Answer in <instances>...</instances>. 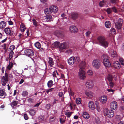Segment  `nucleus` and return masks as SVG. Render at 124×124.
Wrapping results in <instances>:
<instances>
[{
    "label": "nucleus",
    "mask_w": 124,
    "mask_h": 124,
    "mask_svg": "<svg viewBox=\"0 0 124 124\" xmlns=\"http://www.w3.org/2000/svg\"><path fill=\"white\" fill-rule=\"evenodd\" d=\"M17 104V102L16 101H15L12 102L11 105L12 107L16 106Z\"/></svg>",
    "instance_id": "obj_45"
},
{
    "label": "nucleus",
    "mask_w": 124,
    "mask_h": 124,
    "mask_svg": "<svg viewBox=\"0 0 124 124\" xmlns=\"http://www.w3.org/2000/svg\"><path fill=\"white\" fill-rule=\"evenodd\" d=\"M81 101V99L80 98H78L76 100V102L77 104H80Z\"/></svg>",
    "instance_id": "obj_39"
},
{
    "label": "nucleus",
    "mask_w": 124,
    "mask_h": 124,
    "mask_svg": "<svg viewBox=\"0 0 124 124\" xmlns=\"http://www.w3.org/2000/svg\"><path fill=\"white\" fill-rule=\"evenodd\" d=\"M97 40L100 45L105 48L108 46V43L104 37L102 36H99L97 38Z\"/></svg>",
    "instance_id": "obj_1"
},
{
    "label": "nucleus",
    "mask_w": 124,
    "mask_h": 124,
    "mask_svg": "<svg viewBox=\"0 0 124 124\" xmlns=\"http://www.w3.org/2000/svg\"><path fill=\"white\" fill-rule=\"evenodd\" d=\"M82 116L84 118L86 119H88L90 117V116L88 114L85 112L83 113Z\"/></svg>",
    "instance_id": "obj_25"
},
{
    "label": "nucleus",
    "mask_w": 124,
    "mask_h": 124,
    "mask_svg": "<svg viewBox=\"0 0 124 124\" xmlns=\"http://www.w3.org/2000/svg\"><path fill=\"white\" fill-rule=\"evenodd\" d=\"M75 57H71L68 60V63L70 65L73 64L75 62Z\"/></svg>",
    "instance_id": "obj_13"
},
{
    "label": "nucleus",
    "mask_w": 124,
    "mask_h": 124,
    "mask_svg": "<svg viewBox=\"0 0 124 124\" xmlns=\"http://www.w3.org/2000/svg\"><path fill=\"white\" fill-rule=\"evenodd\" d=\"M85 86L89 89H92L94 86V84L93 81L91 80H87Z\"/></svg>",
    "instance_id": "obj_7"
},
{
    "label": "nucleus",
    "mask_w": 124,
    "mask_h": 124,
    "mask_svg": "<svg viewBox=\"0 0 124 124\" xmlns=\"http://www.w3.org/2000/svg\"><path fill=\"white\" fill-rule=\"evenodd\" d=\"M78 76L79 78L82 80H84L85 79L86 76L85 72L84 70L81 69H79L78 72Z\"/></svg>",
    "instance_id": "obj_4"
},
{
    "label": "nucleus",
    "mask_w": 124,
    "mask_h": 124,
    "mask_svg": "<svg viewBox=\"0 0 124 124\" xmlns=\"http://www.w3.org/2000/svg\"><path fill=\"white\" fill-rule=\"evenodd\" d=\"M119 60L121 64L122 65H124V60L122 58H120L119 59Z\"/></svg>",
    "instance_id": "obj_49"
},
{
    "label": "nucleus",
    "mask_w": 124,
    "mask_h": 124,
    "mask_svg": "<svg viewBox=\"0 0 124 124\" xmlns=\"http://www.w3.org/2000/svg\"><path fill=\"white\" fill-rule=\"evenodd\" d=\"M111 108L113 110H116L117 108V103L116 101H113L110 104Z\"/></svg>",
    "instance_id": "obj_8"
},
{
    "label": "nucleus",
    "mask_w": 124,
    "mask_h": 124,
    "mask_svg": "<svg viewBox=\"0 0 124 124\" xmlns=\"http://www.w3.org/2000/svg\"><path fill=\"white\" fill-rule=\"evenodd\" d=\"M6 23L4 21H2L0 23V28L2 29L4 28L6 26Z\"/></svg>",
    "instance_id": "obj_24"
},
{
    "label": "nucleus",
    "mask_w": 124,
    "mask_h": 124,
    "mask_svg": "<svg viewBox=\"0 0 124 124\" xmlns=\"http://www.w3.org/2000/svg\"><path fill=\"white\" fill-rule=\"evenodd\" d=\"M53 85V81L52 80H50L47 83V85L48 87H51Z\"/></svg>",
    "instance_id": "obj_46"
},
{
    "label": "nucleus",
    "mask_w": 124,
    "mask_h": 124,
    "mask_svg": "<svg viewBox=\"0 0 124 124\" xmlns=\"http://www.w3.org/2000/svg\"><path fill=\"white\" fill-rule=\"evenodd\" d=\"M4 31L5 33L8 35H9L11 33L10 29L8 28H5Z\"/></svg>",
    "instance_id": "obj_30"
},
{
    "label": "nucleus",
    "mask_w": 124,
    "mask_h": 124,
    "mask_svg": "<svg viewBox=\"0 0 124 124\" xmlns=\"http://www.w3.org/2000/svg\"><path fill=\"white\" fill-rule=\"evenodd\" d=\"M53 75L54 77L58 78V74L56 70L54 71L53 73Z\"/></svg>",
    "instance_id": "obj_38"
},
{
    "label": "nucleus",
    "mask_w": 124,
    "mask_h": 124,
    "mask_svg": "<svg viewBox=\"0 0 124 124\" xmlns=\"http://www.w3.org/2000/svg\"><path fill=\"white\" fill-rule=\"evenodd\" d=\"M110 1L113 3H116L117 2V0H110Z\"/></svg>",
    "instance_id": "obj_60"
},
{
    "label": "nucleus",
    "mask_w": 124,
    "mask_h": 124,
    "mask_svg": "<svg viewBox=\"0 0 124 124\" xmlns=\"http://www.w3.org/2000/svg\"><path fill=\"white\" fill-rule=\"evenodd\" d=\"M104 115L109 117H112L114 116L113 111L112 110L105 109L104 111Z\"/></svg>",
    "instance_id": "obj_5"
},
{
    "label": "nucleus",
    "mask_w": 124,
    "mask_h": 124,
    "mask_svg": "<svg viewBox=\"0 0 124 124\" xmlns=\"http://www.w3.org/2000/svg\"><path fill=\"white\" fill-rule=\"evenodd\" d=\"M26 28L24 24L23 23H22L21 24L20 26V30L21 31L24 32Z\"/></svg>",
    "instance_id": "obj_19"
},
{
    "label": "nucleus",
    "mask_w": 124,
    "mask_h": 124,
    "mask_svg": "<svg viewBox=\"0 0 124 124\" xmlns=\"http://www.w3.org/2000/svg\"><path fill=\"white\" fill-rule=\"evenodd\" d=\"M71 16L72 18L74 20H75L78 17V14L76 13H72Z\"/></svg>",
    "instance_id": "obj_29"
},
{
    "label": "nucleus",
    "mask_w": 124,
    "mask_h": 124,
    "mask_svg": "<svg viewBox=\"0 0 124 124\" xmlns=\"http://www.w3.org/2000/svg\"><path fill=\"white\" fill-rule=\"evenodd\" d=\"M32 23L33 25H34L35 27L37 26L38 25V23L37 22L36 20L34 18L32 20Z\"/></svg>",
    "instance_id": "obj_40"
},
{
    "label": "nucleus",
    "mask_w": 124,
    "mask_h": 124,
    "mask_svg": "<svg viewBox=\"0 0 124 124\" xmlns=\"http://www.w3.org/2000/svg\"><path fill=\"white\" fill-rule=\"evenodd\" d=\"M123 22V20L119 18L118 20V21L117 22L118 23H120V24L122 25Z\"/></svg>",
    "instance_id": "obj_55"
},
{
    "label": "nucleus",
    "mask_w": 124,
    "mask_h": 124,
    "mask_svg": "<svg viewBox=\"0 0 124 124\" xmlns=\"http://www.w3.org/2000/svg\"><path fill=\"white\" fill-rule=\"evenodd\" d=\"M24 117L25 120H27L28 119V117L26 114H24Z\"/></svg>",
    "instance_id": "obj_57"
},
{
    "label": "nucleus",
    "mask_w": 124,
    "mask_h": 124,
    "mask_svg": "<svg viewBox=\"0 0 124 124\" xmlns=\"http://www.w3.org/2000/svg\"><path fill=\"white\" fill-rule=\"evenodd\" d=\"M29 113L31 116H33L35 114V110L33 109H31L29 111Z\"/></svg>",
    "instance_id": "obj_37"
},
{
    "label": "nucleus",
    "mask_w": 124,
    "mask_h": 124,
    "mask_svg": "<svg viewBox=\"0 0 124 124\" xmlns=\"http://www.w3.org/2000/svg\"><path fill=\"white\" fill-rule=\"evenodd\" d=\"M86 63L85 61H82L81 62L79 65V69H81L82 70H84V67H85Z\"/></svg>",
    "instance_id": "obj_15"
},
{
    "label": "nucleus",
    "mask_w": 124,
    "mask_h": 124,
    "mask_svg": "<svg viewBox=\"0 0 124 124\" xmlns=\"http://www.w3.org/2000/svg\"><path fill=\"white\" fill-rule=\"evenodd\" d=\"M45 19L47 22L52 21V17L51 15H48L46 16Z\"/></svg>",
    "instance_id": "obj_31"
},
{
    "label": "nucleus",
    "mask_w": 124,
    "mask_h": 124,
    "mask_svg": "<svg viewBox=\"0 0 124 124\" xmlns=\"http://www.w3.org/2000/svg\"><path fill=\"white\" fill-rule=\"evenodd\" d=\"M24 53L25 54L29 57L33 56L34 52L33 51L30 49H28L24 50Z\"/></svg>",
    "instance_id": "obj_6"
},
{
    "label": "nucleus",
    "mask_w": 124,
    "mask_h": 124,
    "mask_svg": "<svg viewBox=\"0 0 124 124\" xmlns=\"http://www.w3.org/2000/svg\"><path fill=\"white\" fill-rule=\"evenodd\" d=\"M85 95L90 98H92L94 95V93L90 91H86L85 92Z\"/></svg>",
    "instance_id": "obj_12"
},
{
    "label": "nucleus",
    "mask_w": 124,
    "mask_h": 124,
    "mask_svg": "<svg viewBox=\"0 0 124 124\" xmlns=\"http://www.w3.org/2000/svg\"><path fill=\"white\" fill-rule=\"evenodd\" d=\"M69 47V42H65L62 43V50L63 49L67 48Z\"/></svg>",
    "instance_id": "obj_26"
},
{
    "label": "nucleus",
    "mask_w": 124,
    "mask_h": 124,
    "mask_svg": "<svg viewBox=\"0 0 124 124\" xmlns=\"http://www.w3.org/2000/svg\"><path fill=\"white\" fill-rule=\"evenodd\" d=\"M101 62L98 59H94L92 62V65L93 67L97 69H99L101 66Z\"/></svg>",
    "instance_id": "obj_3"
},
{
    "label": "nucleus",
    "mask_w": 124,
    "mask_h": 124,
    "mask_svg": "<svg viewBox=\"0 0 124 124\" xmlns=\"http://www.w3.org/2000/svg\"><path fill=\"white\" fill-rule=\"evenodd\" d=\"M112 11L115 13H116L117 11V9L115 7H114L112 8Z\"/></svg>",
    "instance_id": "obj_53"
},
{
    "label": "nucleus",
    "mask_w": 124,
    "mask_h": 124,
    "mask_svg": "<svg viewBox=\"0 0 124 124\" xmlns=\"http://www.w3.org/2000/svg\"><path fill=\"white\" fill-rule=\"evenodd\" d=\"M110 32L112 35L115 34L116 33L115 29L114 28H111L110 30Z\"/></svg>",
    "instance_id": "obj_41"
},
{
    "label": "nucleus",
    "mask_w": 124,
    "mask_h": 124,
    "mask_svg": "<svg viewBox=\"0 0 124 124\" xmlns=\"http://www.w3.org/2000/svg\"><path fill=\"white\" fill-rule=\"evenodd\" d=\"M113 66L115 68L117 69H119L121 67V65L119 62L117 61L114 62Z\"/></svg>",
    "instance_id": "obj_11"
},
{
    "label": "nucleus",
    "mask_w": 124,
    "mask_h": 124,
    "mask_svg": "<svg viewBox=\"0 0 124 124\" xmlns=\"http://www.w3.org/2000/svg\"><path fill=\"white\" fill-rule=\"evenodd\" d=\"M34 45L38 49L40 48L41 47L40 44L38 42L35 43L34 44Z\"/></svg>",
    "instance_id": "obj_34"
},
{
    "label": "nucleus",
    "mask_w": 124,
    "mask_h": 124,
    "mask_svg": "<svg viewBox=\"0 0 124 124\" xmlns=\"http://www.w3.org/2000/svg\"><path fill=\"white\" fill-rule=\"evenodd\" d=\"M48 62L49 64L51 67L54 64V62L53 61V59L51 57L49 58V60Z\"/></svg>",
    "instance_id": "obj_27"
},
{
    "label": "nucleus",
    "mask_w": 124,
    "mask_h": 124,
    "mask_svg": "<svg viewBox=\"0 0 124 124\" xmlns=\"http://www.w3.org/2000/svg\"><path fill=\"white\" fill-rule=\"evenodd\" d=\"M63 11H64V13L62 14V17H65V13H66L67 12V9L66 8H64V9Z\"/></svg>",
    "instance_id": "obj_50"
},
{
    "label": "nucleus",
    "mask_w": 124,
    "mask_h": 124,
    "mask_svg": "<svg viewBox=\"0 0 124 124\" xmlns=\"http://www.w3.org/2000/svg\"><path fill=\"white\" fill-rule=\"evenodd\" d=\"M108 79L109 82L112 81V76L111 75H108Z\"/></svg>",
    "instance_id": "obj_51"
},
{
    "label": "nucleus",
    "mask_w": 124,
    "mask_h": 124,
    "mask_svg": "<svg viewBox=\"0 0 124 124\" xmlns=\"http://www.w3.org/2000/svg\"><path fill=\"white\" fill-rule=\"evenodd\" d=\"M69 93L70 95H71L72 96H74V92L71 90H70L69 92Z\"/></svg>",
    "instance_id": "obj_56"
},
{
    "label": "nucleus",
    "mask_w": 124,
    "mask_h": 124,
    "mask_svg": "<svg viewBox=\"0 0 124 124\" xmlns=\"http://www.w3.org/2000/svg\"><path fill=\"white\" fill-rule=\"evenodd\" d=\"M39 119L40 120H42L44 119L43 116H41L39 117Z\"/></svg>",
    "instance_id": "obj_64"
},
{
    "label": "nucleus",
    "mask_w": 124,
    "mask_h": 124,
    "mask_svg": "<svg viewBox=\"0 0 124 124\" xmlns=\"http://www.w3.org/2000/svg\"><path fill=\"white\" fill-rule=\"evenodd\" d=\"M52 13H56L58 11V8L56 6H52L50 7Z\"/></svg>",
    "instance_id": "obj_17"
},
{
    "label": "nucleus",
    "mask_w": 124,
    "mask_h": 124,
    "mask_svg": "<svg viewBox=\"0 0 124 124\" xmlns=\"http://www.w3.org/2000/svg\"><path fill=\"white\" fill-rule=\"evenodd\" d=\"M53 45L55 47L59 48V50L61 52H62V46H60V43L59 42H56L54 43Z\"/></svg>",
    "instance_id": "obj_16"
},
{
    "label": "nucleus",
    "mask_w": 124,
    "mask_h": 124,
    "mask_svg": "<svg viewBox=\"0 0 124 124\" xmlns=\"http://www.w3.org/2000/svg\"><path fill=\"white\" fill-rule=\"evenodd\" d=\"M101 58L103 60V62L109 60L108 56L106 55H102L101 56Z\"/></svg>",
    "instance_id": "obj_21"
},
{
    "label": "nucleus",
    "mask_w": 124,
    "mask_h": 124,
    "mask_svg": "<svg viewBox=\"0 0 124 124\" xmlns=\"http://www.w3.org/2000/svg\"><path fill=\"white\" fill-rule=\"evenodd\" d=\"M13 63L12 62H9V64L6 67V71L7 70H10L11 68L13 67Z\"/></svg>",
    "instance_id": "obj_23"
},
{
    "label": "nucleus",
    "mask_w": 124,
    "mask_h": 124,
    "mask_svg": "<svg viewBox=\"0 0 124 124\" xmlns=\"http://www.w3.org/2000/svg\"><path fill=\"white\" fill-rule=\"evenodd\" d=\"M88 107L91 109L93 110L95 109V107L93 102L92 101H90L88 103Z\"/></svg>",
    "instance_id": "obj_14"
},
{
    "label": "nucleus",
    "mask_w": 124,
    "mask_h": 124,
    "mask_svg": "<svg viewBox=\"0 0 124 124\" xmlns=\"http://www.w3.org/2000/svg\"><path fill=\"white\" fill-rule=\"evenodd\" d=\"M107 91L108 92H112V93H111L112 94L113 93V92L115 91L114 90H113L111 89H107Z\"/></svg>",
    "instance_id": "obj_58"
},
{
    "label": "nucleus",
    "mask_w": 124,
    "mask_h": 124,
    "mask_svg": "<svg viewBox=\"0 0 124 124\" xmlns=\"http://www.w3.org/2000/svg\"><path fill=\"white\" fill-rule=\"evenodd\" d=\"M54 120V117H50L49 119L50 122H52Z\"/></svg>",
    "instance_id": "obj_59"
},
{
    "label": "nucleus",
    "mask_w": 124,
    "mask_h": 124,
    "mask_svg": "<svg viewBox=\"0 0 124 124\" xmlns=\"http://www.w3.org/2000/svg\"><path fill=\"white\" fill-rule=\"evenodd\" d=\"M90 31H87L85 33V35L87 37H88L90 33Z\"/></svg>",
    "instance_id": "obj_61"
},
{
    "label": "nucleus",
    "mask_w": 124,
    "mask_h": 124,
    "mask_svg": "<svg viewBox=\"0 0 124 124\" xmlns=\"http://www.w3.org/2000/svg\"><path fill=\"white\" fill-rule=\"evenodd\" d=\"M72 113L73 112H66L65 113V114L68 117H70Z\"/></svg>",
    "instance_id": "obj_43"
},
{
    "label": "nucleus",
    "mask_w": 124,
    "mask_h": 124,
    "mask_svg": "<svg viewBox=\"0 0 124 124\" xmlns=\"http://www.w3.org/2000/svg\"><path fill=\"white\" fill-rule=\"evenodd\" d=\"M115 25L116 28L118 29H119L121 28L122 25L116 22L115 23Z\"/></svg>",
    "instance_id": "obj_33"
},
{
    "label": "nucleus",
    "mask_w": 124,
    "mask_h": 124,
    "mask_svg": "<svg viewBox=\"0 0 124 124\" xmlns=\"http://www.w3.org/2000/svg\"><path fill=\"white\" fill-rule=\"evenodd\" d=\"M106 2L104 1H101L99 3L100 6L101 7H102L104 5H105Z\"/></svg>",
    "instance_id": "obj_42"
},
{
    "label": "nucleus",
    "mask_w": 124,
    "mask_h": 124,
    "mask_svg": "<svg viewBox=\"0 0 124 124\" xmlns=\"http://www.w3.org/2000/svg\"><path fill=\"white\" fill-rule=\"evenodd\" d=\"M28 94V92L26 91H23L22 93V95L23 97H25L27 96Z\"/></svg>",
    "instance_id": "obj_44"
},
{
    "label": "nucleus",
    "mask_w": 124,
    "mask_h": 124,
    "mask_svg": "<svg viewBox=\"0 0 124 124\" xmlns=\"http://www.w3.org/2000/svg\"><path fill=\"white\" fill-rule=\"evenodd\" d=\"M105 25L107 28H110L111 26V23L109 21H107L105 23Z\"/></svg>",
    "instance_id": "obj_28"
},
{
    "label": "nucleus",
    "mask_w": 124,
    "mask_h": 124,
    "mask_svg": "<svg viewBox=\"0 0 124 124\" xmlns=\"http://www.w3.org/2000/svg\"><path fill=\"white\" fill-rule=\"evenodd\" d=\"M50 104H47L46 106V108L47 109H48L50 107Z\"/></svg>",
    "instance_id": "obj_63"
},
{
    "label": "nucleus",
    "mask_w": 124,
    "mask_h": 124,
    "mask_svg": "<svg viewBox=\"0 0 124 124\" xmlns=\"http://www.w3.org/2000/svg\"><path fill=\"white\" fill-rule=\"evenodd\" d=\"M70 108L71 109H72L73 108H75L76 107V105L73 102L70 103Z\"/></svg>",
    "instance_id": "obj_35"
},
{
    "label": "nucleus",
    "mask_w": 124,
    "mask_h": 124,
    "mask_svg": "<svg viewBox=\"0 0 124 124\" xmlns=\"http://www.w3.org/2000/svg\"><path fill=\"white\" fill-rule=\"evenodd\" d=\"M28 101L30 102H32L33 101V99L31 98H30L28 99Z\"/></svg>",
    "instance_id": "obj_62"
},
{
    "label": "nucleus",
    "mask_w": 124,
    "mask_h": 124,
    "mask_svg": "<svg viewBox=\"0 0 124 124\" xmlns=\"http://www.w3.org/2000/svg\"><path fill=\"white\" fill-rule=\"evenodd\" d=\"M87 74L89 76H92L93 74V72L91 70H88L87 71Z\"/></svg>",
    "instance_id": "obj_36"
},
{
    "label": "nucleus",
    "mask_w": 124,
    "mask_h": 124,
    "mask_svg": "<svg viewBox=\"0 0 124 124\" xmlns=\"http://www.w3.org/2000/svg\"><path fill=\"white\" fill-rule=\"evenodd\" d=\"M75 62L77 63H78L80 61L79 58L78 57H76L75 58Z\"/></svg>",
    "instance_id": "obj_47"
},
{
    "label": "nucleus",
    "mask_w": 124,
    "mask_h": 124,
    "mask_svg": "<svg viewBox=\"0 0 124 124\" xmlns=\"http://www.w3.org/2000/svg\"><path fill=\"white\" fill-rule=\"evenodd\" d=\"M114 85V84L112 81L109 82V86L110 88L113 87Z\"/></svg>",
    "instance_id": "obj_52"
},
{
    "label": "nucleus",
    "mask_w": 124,
    "mask_h": 124,
    "mask_svg": "<svg viewBox=\"0 0 124 124\" xmlns=\"http://www.w3.org/2000/svg\"><path fill=\"white\" fill-rule=\"evenodd\" d=\"M44 12L46 14H51L52 13L50 7L45 9Z\"/></svg>",
    "instance_id": "obj_20"
},
{
    "label": "nucleus",
    "mask_w": 124,
    "mask_h": 124,
    "mask_svg": "<svg viewBox=\"0 0 124 124\" xmlns=\"http://www.w3.org/2000/svg\"><path fill=\"white\" fill-rule=\"evenodd\" d=\"M70 31L72 33H76L78 31V29L74 26H71L69 28Z\"/></svg>",
    "instance_id": "obj_10"
},
{
    "label": "nucleus",
    "mask_w": 124,
    "mask_h": 124,
    "mask_svg": "<svg viewBox=\"0 0 124 124\" xmlns=\"http://www.w3.org/2000/svg\"><path fill=\"white\" fill-rule=\"evenodd\" d=\"M111 55L113 58H116L117 56V54L116 51H113L111 53Z\"/></svg>",
    "instance_id": "obj_32"
},
{
    "label": "nucleus",
    "mask_w": 124,
    "mask_h": 124,
    "mask_svg": "<svg viewBox=\"0 0 124 124\" xmlns=\"http://www.w3.org/2000/svg\"><path fill=\"white\" fill-rule=\"evenodd\" d=\"M64 52L68 54H70L72 52V51L70 49L66 50Z\"/></svg>",
    "instance_id": "obj_54"
},
{
    "label": "nucleus",
    "mask_w": 124,
    "mask_h": 124,
    "mask_svg": "<svg viewBox=\"0 0 124 124\" xmlns=\"http://www.w3.org/2000/svg\"><path fill=\"white\" fill-rule=\"evenodd\" d=\"M103 63L106 67H109L111 66V63L109 60L103 62Z\"/></svg>",
    "instance_id": "obj_18"
},
{
    "label": "nucleus",
    "mask_w": 124,
    "mask_h": 124,
    "mask_svg": "<svg viewBox=\"0 0 124 124\" xmlns=\"http://www.w3.org/2000/svg\"><path fill=\"white\" fill-rule=\"evenodd\" d=\"M6 96V94L3 90H0V97L4 98Z\"/></svg>",
    "instance_id": "obj_22"
},
{
    "label": "nucleus",
    "mask_w": 124,
    "mask_h": 124,
    "mask_svg": "<svg viewBox=\"0 0 124 124\" xmlns=\"http://www.w3.org/2000/svg\"><path fill=\"white\" fill-rule=\"evenodd\" d=\"M8 78L10 80H11L13 78L12 75L11 74H10L8 75L7 73H5V76H3L2 78V84L3 86L6 85L7 82L8 81Z\"/></svg>",
    "instance_id": "obj_2"
},
{
    "label": "nucleus",
    "mask_w": 124,
    "mask_h": 124,
    "mask_svg": "<svg viewBox=\"0 0 124 124\" xmlns=\"http://www.w3.org/2000/svg\"><path fill=\"white\" fill-rule=\"evenodd\" d=\"M99 100L101 103L105 104L107 100V97L105 95L101 96Z\"/></svg>",
    "instance_id": "obj_9"
},
{
    "label": "nucleus",
    "mask_w": 124,
    "mask_h": 124,
    "mask_svg": "<svg viewBox=\"0 0 124 124\" xmlns=\"http://www.w3.org/2000/svg\"><path fill=\"white\" fill-rule=\"evenodd\" d=\"M105 11L108 14H110L112 12V9L110 8H108L105 9Z\"/></svg>",
    "instance_id": "obj_48"
}]
</instances>
